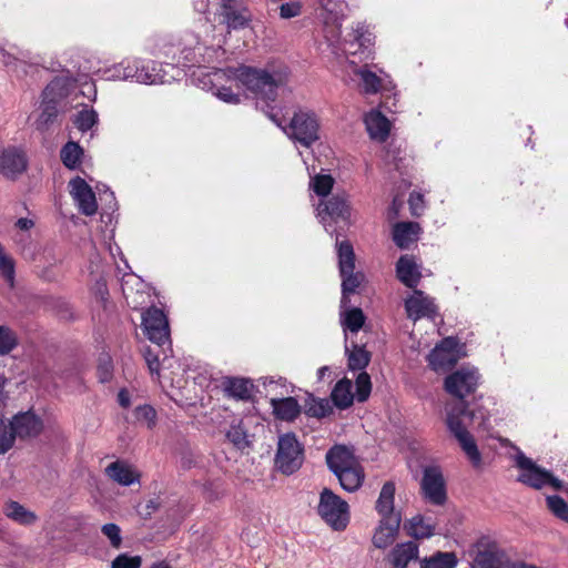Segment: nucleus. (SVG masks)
Masks as SVG:
<instances>
[{
    "instance_id": "nucleus-1",
    "label": "nucleus",
    "mask_w": 568,
    "mask_h": 568,
    "mask_svg": "<svg viewBox=\"0 0 568 568\" xmlns=\"http://www.w3.org/2000/svg\"><path fill=\"white\" fill-rule=\"evenodd\" d=\"M216 82L223 79L234 80L237 85L244 87L256 98L274 101L277 90L284 87L288 79L286 69L265 70L241 65L236 69L217 70L214 72Z\"/></svg>"
},
{
    "instance_id": "nucleus-2",
    "label": "nucleus",
    "mask_w": 568,
    "mask_h": 568,
    "mask_svg": "<svg viewBox=\"0 0 568 568\" xmlns=\"http://www.w3.org/2000/svg\"><path fill=\"white\" fill-rule=\"evenodd\" d=\"M473 417V412L468 409V405L465 403L456 404L455 406L446 409L447 428L458 440L471 464L478 467L481 463V456L473 436L467 430V425L464 423L466 418L471 420Z\"/></svg>"
},
{
    "instance_id": "nucleus-3",
    "label": "nucleus",
    "mask_w": 568,
    "mask_h": 568,
    "mask_svg": "<svg viewBox=\"0 0 568 568\" xmlns=\"http://www.w3.org/2000/svg\"><path fill=\"white\" fill-rule=\"evenodd\" d=\"M266 114L290 139L305 148H310L320 139V123L316 115L312 112L298 111L294 113L290 124L286 126L283 125L282 121L273 112H267Z\"/></svg>"
},
{
    "instance_id": "nucleus-4",
    "label": "nucleus",
    "mask_w": 568,
    "mask_h": 568,
    "mask_svg": "<svg viewBox=\"0 0 568 568\" xmlns=\"http://www.w3.org/2000/svg\"><path fill=\"white\" fill-rule=\"evenodd\" d=\"M317 511L334 530H344L348 525V504L328 488L321 491Z\"/></svg>"
},
{
    "instance_id": "nucleus-5",
    "label": "nucleus",
    "mask_w": 568,
    "mask_h": 568,
    "mask_svg": "<svg viewBox=\"0 0 568 568\" xmlns=\"http://www.w3.org/2000/svg\"><path fill=\"white\" fill-rule=\"evenodd\" d=\"M516 466L520 470L518 481L531 488L540 489L547 485H550L555 489L561 488V481L559 479L555 478L548 470L536 465V463L521 452L516 456Z\"/></svg>"
},
{
    "instance_id": "nucleus-6",
    "label": "nucleus",
    "mask_w": 568,
    "mask_h": 568,
    "mask_svg": "<svg viewBox=\"0 0 568 568\" xmlns=\"http://www.w3.org/2000/svg\"><path fill=\"white\" fill-rule=\"evenodd\" d=\"M303 464V448L294 434L280 436L275 465L285 475L295 473Z\"/></svg>"
},
{
    "instance_id": "nucleus-7",
    "label": "nucleus",
    "mask_w": 568,
    "mask_h": 568,
    "mask_svg": "<svg viewBox=\"0 0 568 568\" xmlns=\"http://www.w3.org/2000/svg\"><path fill=\"white\" fill-rule=\"evenodd\" d=\"M480 375L477 369L462 367L449 374L444 381V389L452 396L463 400L476 392Z\"/></svg>"
},
{
    "instance_id": "nucleus-8",
    "label": "nucleus",
    "mask_w": 568,
    "mask_h": 568,
    "mask_svg": "<svg viewBox=\"0 0 568 568\" xmlns=\"http://www.w3.org/2000/svg\"><path fill=\"white\" fill-rule=\"evenodd\" d=\"M142 325L148 338L160 345L169 341L170 329L165 314L159 308L148 310L142 317Z\"/></svg>"
},
{
    "instance_id": "nucleus-9",
    "label": "nucleus",
    "mask_w": 568,
    "mask_h": 568,
    "mask_svg": "<svg viewBox=\"0 0 568 568\" xmlns=\"http://www.w3.org/2000/svg\"><path fill=\"white\" fill-rule=\"evenodd\" d=\"M458 359V341L454 337L443 339L428 355L429 365L436 372L453 367Z\"/></svg>"
},
{
    "instance_id": "nucleus-10",
    "label": "nucleus",
    "mask_w": 568,
    "mask_h": 568,
    "mask_svg": "<svg viewBox=\"0 0 568 568\" xmlns=\"http://www.w3.org/2000/svg\"><path fill=\"white\" fill-rule=\"evenodd\" d=\"M420 486L424 497L429 503L443 505L446 501V486L439 468H425Z\"/></svg>"
},
{
    "instance_id": "nucleus-11",
    "label": "nucleus",
    "mask_w": 568,
    "mask_h": 568,
    "mask_svg": "<svg viewBox=\"0 0 568 568\" xmlns=\"http://www.w3.org/2000/svg\"><path fill=\"white\" fill-rule=\"evenodd\" d=\"M352 207L346 194H335L331 199L321 201L317 205V215L322 223L326 224L327 219L348 222Z\"/></svg>"
},
{
    "instance_id": "nucleus-12",
    "label": "nucleus",
    "mask_w": 568,
    "mask_h": 568,
    "mask_svg": "<svg viewBox=\"0 0 568 568\" xmlns=\"http://www.w3.org/2000/svg\"><path fill=\"white\" fill-rule=\"evenodd\" d=\"M221 22L227 30H239L248 26L252 16L247 8L241 6L236 0H221Z\"/></svg>"
},
{
    "instance_id": "nucleus-13",
    "label": "nucleus",
    "mask_w": 568,
    "mask_h": 568,
    "mask_svg": "<svg viewBox=\"0 0 568 568\" xmlns=\"http://www.w3.org/2000/svg\"><path fill=\"white\" fill-rule=\"evenodd\" d=\"M70 194L84 215H93L98 211L95 194L91 186L82 179L75 178L69 182Z\"/></svg>"
},
{
    "instance_id": "nucleus-14",
    "label": "nucleus",
    "mask_w": 568,
    "mask_h": 568,
    "mask_svg": "<svg viewBox=\"0 0 568 568\" xmlns=\"http://www.w3.org/2000/svg\"><path fill=\"white\" fill-rule=\"evenodd\" d=\"M407 316L414 321L422 317H433L436 314L434 301L419 290H414L413 294L405 301Z\"/></svg>"
},
{
    "instance_id": "nucleus-15",
    "label": "nucleus",
    "mask_w": 568,
    "mask_h": 568,
    "mask_svg": "<svg viewBox=\"0 0 568 568\" xmlns=\"http://www.w3.org/2000/svg\"><path fill=\"white\" fill-rule=\"evenodd\" d=\"M400 521V516L381 518L372 538L373 545L378 549L389 547L398 536Z\"/></svg>"
},
{
    "instance_id": "nucleus-16",
    "label": "nucleus",
    "mask_w": 568,
    "mask_h": 568,
    "mask_svg": "<svg viewBox=\"0 0 568 568\" xmlns=\"http://www.w3.org/2000/svg\"><path fill=\"white\" fill-rule=\"evenodd\" d=\"M28 161L23 151L8 148L0 154V173L8 179H14L27 169Z\"/></svg>"
},
{
    "instance_id": "nucleus-17",
    "label": "nucleus",
    "mask_w": 568,
    "mask_h": 568,
    "mask_svg": "<svg viewBox=\"0 0 568 568\" xmlns=\"http://www.w3.org/2000/svg\"><path fill=\"white\" fill-rule=\"evenodd\" d=\"M325 459L329 470L334 475H337L359 463L355 457L354 452L345 445L333 446L326 453Z\"/></svg>"
},
{
    "instance_id": "nucleus-18",
    "label": "nucleus",
    "mask_w": 568,
    "mask_h": 568,
    "mask_svg": "<svg viewBox=\"0 0 568 568\" xmlns=\"http://www.w3.org/2000/svg\"><path fill=\"white\" fill-rule=\"evenodd\" d=\"M10 426L14 438L34 437L42 430L41 419L30 412L14 416Z\"/></svg>"
},
{
    "instance_id": "nucleus-19",
    "label": "nucleus",
    "mask_w": 568,
    "mask_h": 568,
    "mask_svg": "<svg viewBox=\"0 0 568 568\" xmlns=\"http://www.w3.org/2000/svg\"><path fill=\"white\" fill-rule=\"evenodd\" d=\"M514 564L503 550L493 546L478 551L474 559L473 568H510Z\"/></svg>"
},
{
    "instance_id": "nucleus-20",
    "label": "nucleus",
    "mask_w": 568,
    "mask_h": 568,
    "mask_svg": "<svg viewBox=\"0 0 568 568\" xmlns=\"http://www.w3.org/2000/svg\"><path fill=\"white\" fill-rule=\"evenodd\" d=\"M419 548L415 541L397 544L388 554L392 568H407L410 561L418 559Z\"/></svg>"
},
{
    "instance_id": "nucleus-21",
    "label": "nucleus",
    "mask_w": 568,
    "mask_h": 568,
    "mask_svg": "<svg viewBox=\"0 0 568 568\" xmlns=\"http://www.w3.org/2000/svg\"><path fill=\"white\" fill-rule=\"evenodd\" d=\"M105 474L121 486H130L140 479L136 468L123 460H115L108 465Z\"/></svg>"
},
{
    "instance_id": "nucleus-22",
    "label": "nucleus",
    "mask_w": 568,
    "mask_h": 568,
    "mask_svg": "<svg viewBox=\"0 0 568 568\" xmlns=\"http://www.w3.org/2000/svg\"><path fill=\"white\" fill-rule=\"evenodd\" d=\"M396 275L398 280L409 288H415L422 277L419 266L415 258L409 255H403L396 263Z\"/></svg>"
},
{
    "instance_id": "nucleus-23",
    "label": "nucleus",
    "mask_w": 568,
    "mask_h": 568,
    "mask_svg": "<svg viewBox=\"0 0 568 568\" xmlns=\"http://www.w3.org/2000/svg\"><path fill=\"white\" fill-rule=\"evenodd\" d=\"M364 122L371 139L384 142L388 138L390 122L382 112L372 110L365 115Z\"/></svg>"
},
{
    "instance_id": "nucleus-24",
    "label": "nucleus",
    "mask_w": 568,
    "mask_h": 568,
    "mask_svg": "<svg viewBox=\"0 0 568 568\" xmlns=\"http://www.w3.org/2000/svg\"><path fill=\"white\" fill-rule=\"evenodd\" d=\"M113 74L112 78L116 80H135L136 82L141 83H155L158 81L156 74L149 73L145 71V68L142 67L139 69L136 65H131L130 63L124 64V62H121L120 64L115 65L112 70Z\"/></svg>"
},
{
    "instance_id": "nucleus-25",
    "label": "nucleus",
    "mask_w": 568,
    "mask_h": 568,
    "mask_svg": "<svg viewBox=\"0 0 568 568\" xmlns=\"http://www.w3.org/2000/svg\"><path fill=\"white\" fill-rule=\"evenodd\" d=\"M2 513L10 520L26 527L34 525L39 519L34 511L16 500L6 501L2 506Z\"/></svg>"
},
{
    "instance_id": "nucleus-26",
    "label": "nucleus",
    "mask_w": 568,
    "mask_h": 568,
    "mask_svg": "<svg viewBox=\"0 0 568 568\" xmlns=\"http://www.w3.org/2000/svg\"><path fill=\"white\" fill-rule=\"evenodd\" d=\"M273 414L281 420L292 422L301 413V406L294 397L271 398Z\"/></svg>"
},
{
    "instance_id": "nucleus-27",
    "label": "nucleus",
    "mask_w": 568,
    "mask_h": 568,
    "mask_svg": "<svg viewBox=\"0 0 568 568\" xmlns=\"http://www.w3.org/2000/svg\"><path fill=\"white\" fill-rule=\"evenodd\" d=\"M420 231L419 224L415 222H400L393 229V240L400 248H407L417 240Z\"/></svg>"
},
{
    "instance_id": "nucleus-28",
    "label": "nucleus",
    "mask_w": 568,
    "mask_h": 568,
    "mask_svg": "<svg viewBox=\"0 0 568 568\" xmlns=\"http://www.w3.org/2000/svg\"><path fill=\"white\" fill-rule=\"evenodd\" d=\"M395 498V485L392 481H387L383 485L378 499L376 501V510L381 518H387L390 516H400L394 509Z\"/></svg>"
},
{
    "instance_id": "nucleus-29",
    "label": "nucleus",
    "mask_w": 568,
    "mask_h": 568,
    "mask_svg": "<svg viewBox=\"0 0 568 568\" xmlns=\"http://www.w3.org/2000/svg\"><path fill=\"white\" fill-rule=\"evenodd\" d=\"M354 73L361 80V90L365 94H376L384 88V80L367 67L357 68Z\"/></svg>"
},
{
    "instance_id": "nucleus-30",
    "label": "nucleus",
    "mask_w": 568,
    "mask_h": 568,
    "mask_svg": "<svg viewBox=\"0 0 568 568\" xmlns=\"http://www.w3.org/2000/svg\"><path fill=\"white\" fill-rule=\"evenodd\" d=\"M335 476L338 478L342 488L349 493L356 491L365 478L364 469L359 463Z\"/></svg>"
},
{
    "instance_id": "nucleus-31",
    "label": "nucleus",
    "mask_w": 568,
    "mask_h": 568,
    "mask_svg": "<svg viewBox=\"0 0 568 568\" xmlns=\"http://www.w3.org/2000/svg\"><path fill=\"white\" fill-rule=\"evenodd\" d=\"M354 41L348 43V47L344 48V51L348 54H356L359 49L364 51H369V48L374 43L373 34L365 28V26H357L354 31ZM371 52L367 53L366 57L369 55Z\"/></svg>"
},
{
    "instance_id": "nucleus-32",
    "label": "nucleus",
    "mask_w": 568,
    "mask_h": 568,
    "mask_svg": "<svg viewBox=\"0 0 568 568\" xmlns=\"http://www.w3.org/2000/svg\"><path fill=\"white\" fill-rule=\"evenodd\" d=\"M352 382L347 378L338 381L332 390L331 397L338 408H347L353 404L354 394L352 392Z\"/></svg>"
},
{
    "instance_id": "nucleus-33",
    "label": "nucleus",
    "mask_w": 568,
    "mask_h": 568,
    "mask_svg": "<svg viewBox=\"0 0 568 568\" xmlns=\"http://www.w3.org/2000/svg\"><path fill=\"white\" fill-rule=\"evenodd\" d=\"M339 275L342 277L341 305L342 307H345L347 304H349L348 295L355 293V291L364 281V274L362 272H355V270H352L348 273H339Z\"/></svg>"
},
{
    "instance_id": "nucleus-34",
    "label": "nucleus",
    "mask_w": 568,
    "mask_h": 568,
    "mask_svg": "<svg viewBox=\"0 0 568 568\" xmlns=\"http://www.w3.org/2000/svg\"><path fill=\"white\" fill-rule=\"evenodd\" d=\"M227 396L236 399H248L251 397L252 385L244 378H226L223 383Z\"/></svg>"
},
{
    "instance_id": "nucleus-35",
    "label": "nucleus",
    "mask_w": 568,
    "mask_h": 568,
    "mask_svg": "<svg viewBox=\"0 0 568 568\" xmlns=\"http://www.w3.org/2000/svg\"><path fill=\"white\" fill-rule=\"evenodd\" d=\"M339 273H348L355 270V253L349 241L336 243Z\"/></svg>"
},
{
    "instance_id": "nucleus-36",
    "label": "nucleus",
    "mask_w": 568,
    "mask_h": 568,
    "mask_svg": "<svg viewBox=\"0 0 568 568\" xmlns=\"http://www.w3.org/2000/svg\"><path fill=\"white\" fill-rule=\"evenodd\" d=\"M407 534L414 538H429L434 535V526L426 521L422 515L412 517L405 525Z\"/></svg>"
},
{
    "instance_id": "nucleus-37",
    "label": "nucleus",
    "mask_w": 568,
    "mask_h": 568,
    "mask_svg": "<svg viewBox=\"0 0 568 568\" xmlns=\"http://www.w3.org/2000/svg\"><path fill=\"white\" fill-rule=\"evenodd\" d=\"M457 558L454 552L438 551L420 561V568H455Z\"/></svg>"
},
{
    "instance_id": "nucleus-38",
    "label": "nucleus",
    "mask_w": 568,
    "mask_h": 568,
    "mask_svg": "<svg viewBox=\"0 0 568 568\" xmlns=\"http://www.w3.org/2000/svg\"><path fill=\"white\" fill-rule=\"evenodd\" d=\"M83 155L82 148L75 142H68L60 152L62 163L71 170L77 169Z\"/></svg>"
},
{
    "instance_id": "nucleus-39",
    "label": "nucleus",
    "mask_w": 568,
    "mask_h": 568,
    "mask_svg": "<svg viewBox=\"0 0 568 568\" xmlns=\"http://www.w3.org/2000/svg\"><path fill=\"white\" fill-rule=\"evenodd\" d=\"M341 323L345 329L357 333L365 323V315L359 307H353L341 314Z\"/></svg>"
},
{
    "instance_id": "nucleus-40",
    "label": "nucleus",
    "mask_w": 568,
    "mask_h": 568,
    "mask_svg": "<svg viewBox=\"0 0 568 568\" xmlns=\"http://www.w3.org/2000/svg\"><path fill=\"white\" fill-rule=\"evenodd\" d=\"M41 108L42 111L36 121V126L38 130L44 131L54 122L58 115V109L53 101H43Z\"/></svg>"
},
{
    "instance_id": "nucleus-41",
    "label": "nucleus",
    "mask_w": 568,
    "mask_h": 568,
    "mask_svg": "<svg viewBox=\"0 0 568 568\" xmlns=\"http://www.w3.org/2000/svg\"><path fill=\"white\" fill-rule=\"evenodd\" d=\"M334 182V179L329 174H316L312 178L310 187L316 195L324 197L331 193Z\"/></svg>"
},
{
    "instance_id": "nucleus-42",
    "label": "nucleus",
    "mask_w": 568,
    "mask_h": 568,
    "mask_svg": "<svg viewBox=\"0 0 568 568\" xmlns=\"http://www.w3.org/2000/svg\"><path fill=\"white\" fill-rule=\"evenodd\" d=\"M371 356L363 347L355 345L348 353V367L353 371L364 369L369 363Z\"/></svg>"
},
{
    "instance_id": "nucleus-43",
    "label": "nucleus",
    "mask_w": 568,
    "mask_h": 568,
    "mask_svg": "<svg viewBox=\"0 0 568 568\" xmlns=\"http://www.w3.org/2000/svg\"><path fill=\"white\" fill-rule=\"evenodd\" d=\"M17 344L16 333L10 327L0 325V356L9 354Z\"/></svg>"
},
{
    "instance_id": "nucleus-44",
    "label": "nucleus",
    "mask_w": 568,
    "mask_h": 568,
    "mask_svg": "<svg viewBox=\"0 0 568 568\" xmlns=\"http://www.w3.org/2000/svg\"><path fill=\"white\" fill-rule=\"evenodd\" d=\"M0 274L10 285H13L14 262L11 256L7 254L2 244H0Z\"/></svg>"
},
{
    "instance_id": "nucleus-45",
    "label": "nucleus",
    "mask_w": 568,
    "mask_h": 568,
    "mask_svg": "<svg viewBox=\"0 0 568 568\" xmlns=\"http://www.w3.org/2000/svg\"><path fill=\"white\" fill-rule=\"evenodd\" d=\"M355 385L356 393L354 397H356V399L361 403L365 402L369 397L372 390V382L369 375L366 372L359 373L356 377Z\"/></svg>"
},
{
    "instance_id": "nucleus-46",
    "label": "nucleus",
    "mask_w": 568,
    "mask_h": 568,
    "mask_svg": "<svg viewBox=\"0 0 568 568\" xmlns=\"http://www.w3.org/2000/svg\"><path fill=\"white\" fill-rule=\"evenodd\" d=\"M97 121H98L97 112L94 110L85 109L78 113L74 123L80 131L85 132V131L92 129V126L97 123Z\"/></svg>"
},
{
    "instance_id": "nucleus-47",
    "label": "nucleus",
    "mask_w": 568,
    "mask_h": 568,
    "mask_svg": "<svg viewBox=\"0 0 568 568\" xmlns=\"http://www.w3.org/2000/svg\"><path fill=\"white\" fill-rule=\"evenodd\" d=\"M549 509L561 520L568 523V504L559 496H550L547 498Z\"/></svg>"
},
{
    "instance_id": "nucleus-48",
    "label": "nucleus",
    "mask_w": 568,
    "mask_h": 568,
    "mask_svg": "<svg viewBox=\"0 0 568 568\" xmlns=\"http://www.w3.org/2000/svg\"><path fill=\"white\" fill-rule=\"evenodd\" d=\"M102 534L109 539L110 545L119 549L122 545L121 528L113 523L105 524L101 527Z\"/></svg>"
},
{
    "instance_id": "nucleus-49",
    "label": "nucleus",
    "mask_w": 568,
    "mask_h": 568,
    "mask_svg": "<svg viewBox=\"0 0 568 568\" xmlns=\"http://www.w3.org/2000/svg\"><path fill=\"white\" fill-rule=\"evenodd\" d=\"M14 444V434H12L10 424L7 425L0 418V455L7 453Z\"/></svg>"
},
{
    "instance_id": "nucleus-50",
    "label": "nucleus",
    "mask_w": 568,
    "mask_h": 568,
    "mask_svg": "<svg viewBox=\"0 0 568 568\" xmlns=\"http://www.w3.org/2000/svg\"><path fill=\"white\" fill-rule=\"evenodd\" d=\"M135 418L144 423L148 428L155 426L156 413L155 409L149 405L139 406L135 408Z\"/></svg>"
},
{
    "instance_id": "nucleus-51",
    "label": "nucleus",
    "mask_w": 568,
    "mask_h": 568,
    "mask_svg": "<svg viewBox=\"0 0 568 568\" xmlns=\"http://www.w3.org/2000/svg\"><path fill=\"white\" fill-rule=\"evenodd\" d=\"M141 565L142 558L140 556L120 554L112 560L111 568H140Z\"/></svg>"
},
{
    "instance_id": "nucleus-52",
    "label": "nucleus",
    "mask_w": 568,
    "mask_h": 568,
    "mask_svg": "<svg viewBox=\"0 0 568 568\" xmlns=\"http://www.w3.org/2000/svg\"><path fill=\"white\" fill-rule=\"evenodd\" d=\"M226 437L239 448H244L247 446L246 434L240 425L231 426L226 433Z\"/></svg>"
},
{
    "instance_id": "nucleus-53",
    "label": "nucleus",
    "mask_w": 568,
    "mask_h": 568,
    "mask_svg": "<svg viewBox=\"0 0 568 568\" xmlns=\"http://www.w3.org/2000/svg\"><path fill=\"white\" fill-rule=\"evenodd\" d=\"M329 410L328 403L325 400L313 402L307 407V414L313 417H324Z\"/></svg>"
},
{
    "instance_id": "nucleus-54",
    "label": "nucleus",
    "mask_w": 568,
    "mask_h": 568,
    "mask_svg": "<svg viewBox=\"0 0 568 568\" xmlns=\"http://www.w3.org/2000/svg\"><path fill=\"white\" fill-rule=\"evenodd\" d=\"M215 95L226 102V103H230V104H237L240 103V95L234 93L232 91L231 88H226V87H220L216 89V92H215Z\"/></svg>"
},
{
    "instance_id": "nucleus-55",
    "label": "nucleus",
    "mask_w": 568,
    "mask_h": 568,
    "mask_svg": "<svg viewBox=\"0 0 568 568\" xmlns=\"http://www.w3.org/2000/svg\"><path fill=\"white\" fill-rule=\"evenodd\" d=\"M301 13V6L297 2L283 3L280 8V16L283 19H290Z\"/></svg>"
},
{
    "instance_id": "nucleus-56",
    "label": "nucleus",
    "mask_w": 568,
    "mask_h": 568,
    "mask_svg": "<svg viewBox=\"0 0 568 568\" xmlns=\"http://www.w3.org/2000/svg\"><path fill=\"white\" fill-rule=\"evenodd\" d=\"M144 358L150 372L158 374L160 368L158 354L153 353L152 349L149 348L144 353Z\"/></svg>"
},
{
    "instance_id": "nucleus-57",
    "label": "nucleus",
    "mask_w": 568,
    "mask_h": 568,
    "mask_svg": "<svg viewBox=\"0 0 568 568\" xmlns=\"http://www.w3.org/2000/svg\"><path fill=\"white\" fill-rule=\"evenodd\" d=\"M133 281L135 282L136 284H141L139 278L134 277V276H129L128 278H125L122 283V291H123V294L128 301V303L130 304V298L132 297V286L130 285V282Z\"/></svg>"
},
{
    "instance_id": "nucleus-58",
    "label": "nucleus",
    "mask_w": 568,
    "mask_h": 568,
    "mask_svg": "<svg viewBox=\"0 0 568 568\" xmlns=\"http://www.w3.org/2000/svg\"><path fill=\"white\" fill-rule=\"evenodd\" d=\"M99 376L101 382H108L111 378V364L110 361H106L99 368Z\"/></svg>"
},
{
    "instance_id": "nucleus-59",
    "label": "nucleus",
    "mask_w": 568,
    "mask_h": 568,
    "mask_svg": "<svg viewBox=\"0 0 568 568\" xmlns=\"http://www.w3.org/2000/svg\"><path fill=\"white\" fill-rule=\"evenodd\" d=\"M16 226L21 231H29L34 226V222L28 217H21L16 222Z\"/></svg>"
},
{
    "instance_id": "nucleus-60",
    "label": "nucleus",
    "mask_w": 568,
    "mask_h": 568,
    "mask_svg": "<svg viewBox=\"0 0 568 568\" xmlns=\"http://www.w3.org/2000/svg\"><path fill=\"white\" fill-rule=\"evenodd\" d=\"M422 202H423V196L420 194H418V193L410 194L409 204L413 210V214H417V209Z\"/></svg>"
},
{
    "instance_id": "nucleus-61",
    "label": "nucleus",
    "mask_w": 568,
    "mask_h": 568,
    "mask_svg": "<svg viewBox=\"0 0 568 568\" xmlns=\"http://www.w3.org/2000/svg\"><path fill=\"white\" fill-rule=\"evenodd\" d=\"M7 384V378L0 374V407H2L8 398L7 393L4 390V386Z\"/></svg>"
},
{
    "instance_id": "nucleus-62",
    "label": "nucleus",
    "mask_w": 568,
    "mask_h": 568,
    "mask_svg": "<svg viewBox=\"0 0 568 568\" xmlns=\"http://www.w3.org/2000/svg\"><path fill=\"white\" fill-rule=\"evenodd\" d=\"M119 404L122 407H128L130 405V396L129 393L124 389H121L118 394Z\"/></svg>"
},
{
    "instance_id": "nucleus-63",
    "label": "nucleus",
    "mask_w": 568,
    "mask_h": 568,
    "mask_svg": "<svg viewBox=\"0 0 568 568\" xmlns=\"http://www.w3.org/2000/svg\"><path fill=\"white\" fill-rule=\"evenodd\" d=\"M194 8L199 12H205L209 9V0H194Z\"/></svg>"
},
{
    "instance_id": "nucleus-64",
    "label": "nucleus",
    "mask_w": 568,
    "mask_h": 568,
    "mask_svg": "<svg viewBox=\"0 0 568 568\" xmlns=\"http://www.w3.org/2000/svg\"><path fill=\"white\" fill-rule=\"evenodd\" d=\"M150 568H171V566L165 561H159L153 564Z\"/></svg>"
}]
</instances>
